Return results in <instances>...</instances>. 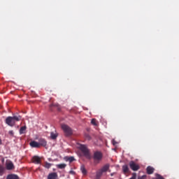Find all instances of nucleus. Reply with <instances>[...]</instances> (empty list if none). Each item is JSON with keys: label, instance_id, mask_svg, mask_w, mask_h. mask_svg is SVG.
<instances>
[{"label": "nucleus", "instance_id": "f257e3e1", "mask_svg": "<svg viewBox=\"0 0 179 179\" xmlns=\"http://www.w3.org/2000/svg\"><path fill=\"white\" fill-rule=\"evenodd\" d=\"M20 120H22V116L20 115L8 116L6 118L5 123L8 127H15L16 122H19Z\"/></svg>", "mask_w": 179, "mask_h": 179}, {"label": "nucleus", "instance_id": "f03ea898", "mask_svg": "<svg viewBox=\"0 0 179 179\" xmlns=\"http://www.w3.org/2000/svg\"><path fill=\"white\" fill-rule=\"evenodd\" d=\"M78 149H79L82 152L83 155L87 157V159H90V151L89 150L86 145L78 144Z\"/></svg>", "mask_w": 179, "mask_h": 179}, {"label": "nucleus", "instance_id": "7ed1b4c3", "mask_svg": "<svg viewBox=\"0 0 179 179\" xmlns=\"http://www.w3.org/2000/svg\"><path fill=\"white\" fill-rule=\"evenodd\" d=\"M62 129H63L66 136H71L72 135V129L66 124H62Z\"/></svg>", "mask_w": 179, "mask_h": 179}, {"label": "nucleus", "instance_id": "20e7f679", "mask_svg": "<svg viewBox=\"0 0 179 179\" xmlns=\"http://www.w3.org/2000/svg\"><path fill=\"white\" fill-rule=\"evenodd\" d=\"M93 159L94 160V163H99L100 160L103 159V154L101 153V152L96 151L94 153Z\"/></svg>", "mask_w": 179, "mask_h": 179}, {"label": "nucleus", "instance_id": "39448f33", "mask_svg": "<svg viewBox=\"0 0 179 179\" xmlns=\"http://www.w3.org/2000/svg\"><path fill=\"white\" fill-rule=\"evenodd\" d=\"M129 167L133 170V171H138L140 169L139 165L136 164L134 161H131L129 162Z\"/></svg>", "mask_w": 179, "mask_h": 179}, {"label": "nucleus", "instance_id": "423d86ee", "mask_svg": "<svg viewBox=\"0 0 179 179\" xmlns=\"http://www.w3.org/2000/svg\"><path fill=\"white\" fill-rule=\"evenodd\" d=\"M32 163L34 164H41V157L35 155L32 157Z\"/></svg>", "mask_w": 179, "mask_h": 179}, {"label": "nucleus", "instance_id": "0eeeda50", "mask_svg": "<svg viewBox=\"0 0 179 179\" xmlns=\"http://www.w3.org/2000/svg\"><path fill=\"white\" fill-rule=\"evenodd\" d=\"M48 179H58V174L55 172L50 173L48 176Z\"/></svg>", "mask_w": 179, "mask_h": 179}, {"label": "nucleus", "instance_id": "6e6552de", "mask_svg": "<svg viewBox=\"0 0 179 179\" xmlns=\"http://www.w3.org/2000/svg\"><path fill=\"white\" fill-rule=\"evenodd\" d=\"M6 167L8 170H13V169H15V165H13V162H9L6 164Z\"/></svg>", "mask_w": 179, "mask_h": 179}, {"label": "nucleus", "instance_id": "1a4fd4ad", "mask_svg": "<svg viewBox=\"0 0 179 179\" xmlns=\"http://www.w3.org/2000/svg\"><path fill=\"white\" fill-rule=\"evenodd\" d=\"M29 145L31 148H40L39 143H37V141H33L29 143Z\"/></svg>", "mask_w": 179, "mask_h": 179}, {"label": "nucleus", "instance_id": "9d476101", "mask_svg": "<svg viewBox=\"0 0 179 179\" xmlns=\"http://www.w3.org/2000/svg\"><path fill=\"white\" fill-rule=\"evenodd\" d=\"M39 146H43L45 147L47 146V141L44 138H40L39 139Z\"/></svg>", "mask_w": 179, "mask_h": 179}, {"label": "nucleus", "instance_id": "9b49d317", "mask_svg": "<svg viewBox=\"0 0 179 179\" xmlns=\"http://www.w3.org/2000/svg\"><path fill=\"white\" fill-rule=\"evenodd\" d=\"M147 174H153L155 173V168L152 166H148L146 169Z\"/></svg>", "mask_w": 179, "mask_h": 179}, {"label": "nucleus", "instance_id": "f8f14e48", "mask_svg": "<svg viewBox=\"0 0 179 179\" xmlns=\"http://www.w3.org/2000/svg\"><path fill=\"white\" fill-rule=\"evenodd\" d=\"M109 169H110V165L106 164V165H104L100 170L101 171L102 173H106V171H108Z\"/></svg>", "mask_w": 179, "mask_h": 179}, {"label": "nucleus", "instance_id": "ddd939ff", "mask_svg": "<svg viewBox=\"0 0 179 179\" xmlns=\"http://www.w3.org/2000/svg\"><path fill=\"white\" fill-rule=\"evenodd\" d=\"M122 171L124 174L129 173V168L128 167V165L122 166Z\"/></svg>", "mask_w": 179, "mask_h": 179}, {"label": "nucleus", "instance_id": "4468645a", "mask_svg": "<svg viewBox=\"0 0 179 179\" xmlns=\"http://www.w3.org/2000/svg\"><path fill=\"white\" fill-rule=\"evenodd\" d=\"M26 129H27V127H21L20 129V135H23V134H26Z\"/></svg>", "mask_w": 179, "mask_h": 179}, {"label": "nucleus", "instance_id": "2eb2a0df", "mask_svg": "<svg viewBox=\"0 0 179 179\" xmlns=\"http://www.w3.org/2000/svg\"><path fill=\"white\" fill-rule=\"evenodd\" d=\"M6 179H19V176H17V175L15 174H10L7 176Z\"/></svg>", "mask_w": 179, "mask_h": 179}, {"label": "nucleus", "instance_id": "dca6fc26", "mask_svg": "<svg viewBox=\"0 0 179 179\" xmlns=\"http://www.w3.org/2000/svg\"><path fill=\"white\" fill-rule=\"evenodd\" d=\"M5 174V166L0 165V176H2Z\"/></svg>", "mask_w": 179, "mask_h": 179}, {"label": "nucleus", "instance_id": "f3484780", "mask_svg": "<svg viewBox=\"0 0 179 179\" xmlns=\"http://www.w3.org/2000/svg\"><path fill=\"white\" fill-rule=\"evenodd\" d=\"M103 173L101 169L96 172V178H101V177L103 176Z\"/></svg>", "mask_w": 179, "mask_h": 179}, {"label": "nucleus", "instance_id": "a211bd4d", "mask_svg": "<svg viewBox=\"0 0 179 179\" xmlns=\"http://www.w3.org/2000/svg\"><path fill=\"white\" fill-rule=\"evenodd\" d=\"M50 138L51 139H57V138H58V134H55L54 132H51L50 133Z\"/></svg>", "mask_w": 179, "mask_h": 179}, {"label": "nucleus", "instance_id": "6ab92c4d", "mask_svg": "<svg viewBox=\"0 0 179 179\" xmlns=\"http://www.w3.org/2000/svg\"><path fill=\"white\" fill-rule=\"evenodd\" d=\"M66 162H69L70 163H72V162H75V157H66Z\"/></svg>", "mask_w": 179, "mask_h": 179}, {"label": "nucleus", "instance_id": "aec40b11", "mask_svg": "<svg viewBox=\"0 0 179 179\" xmlns=\"http://www.w3.org/2000/svg\"><path fill=\"white\" fill-rule=\"evenodd\" d=\"M80 171H82L83 174H84V176H86V174H87V171H86V169H85V166H81Z\"/></svg>", "mask_w": 179, "mask_h": 179}, {"label": "nucleus", "instance_id": "412c9836", "mask_svg": "<svg viewBox=\"0 0 179 179\" xmlns=\"http://www.w3.org/2000/svg\"><path fill=\"white\" fill-rule=\"evenodd\" d=\"M65 167H66V164H57V168L58 169H65Z\"/></svg>", "mask_w": 179, "mask_h": 179}, {"label": "nucleus", "instance_id": "4be33fe9", "mask_svg": "<svg viewBox=\"0 0 179 179\" xmlns=\"http://www.w3.org/2000/svg\"><path fill=\"white\" fill-rule=\"evenodd\" d=\"M91 124L94 125V127H97V120L96 119H92L91 120Z\"/></svg>", "mask_w": 179, "mask_h": 179}, {"label": "nucleus", "instance_id": "5701e85b", "mask_svg": "<svg viewBox=\"0 0 179 179\" xmlns=\"http://www.w3.org/2000/svg\"><path fill=\"white\" fill-rule=\"evenodd\" d=\"M44 167H45V169H50L51 167V164H50L48 162H45Z\"/></svg>", "mask_w": 179, "mask_h": 179}, {"label": "nucleus", "instance_id": "b1692460", "mask_svg": "<svg viewBox=\"0 0 179 179\" xmlns=\"http://www.w3.org/2000/svg\"><path fill=\"white\" fill-rule=\"evenodd\" d=\"M156 178L157 179H164V178H163V176H162L160 174H158V173L156 174Z\"/></svg>", "mask_w": 179, "mask_h": 179}, {"label": "nucleus", "instance_id": "393cba45", "mask_svg": "<svg viewBox=\"0 0 179 179\" xmlns=\"http://www.w3.org/2000/svg\"><path fill=\"white\" fill-rule=\"evenodd\" d=\"M138 179H146V175H143L142 176H139Z\"/></svg>", "mask_w": 179, "mask_h": 179}, {"label": "nucleus", "instance_id": "a878e982", "mask_svg": "<svg viewBox=\"0 0 179 179\" xmlns=\"http://www.w3.org/2000/svg\"><path fill=\"white\" fill-rule=\"evenodd\" d=\"M112 143H113V146H115L117 144V141H115V140H113Z\"/></svg>", "mask_w": 179, "mask_h": 179}, {"label": "nucleus", "instance_id": "bb28decb", "mask_svg": "<svg viewBox=\"0 0 179 179\" xmlns=\"http://www.w3.org/2000/svg\"><path fill=\"white\" fill-rule=\"evenodd\" d=\"M8 134L9 135H11L12 136H13V130L9 131Z\"/></svg>", "mask_w": 179, "mask_h": 179}, {"label": "nucleus", "instance_id": "cd10ccee", "mask_svg": "<svg viewBox=\"0 0 179 179\" xmlns=\"http://www.w3.org/2000/svg\"><path fill=\"white\" fill-rule=\"evenodd\" d=\"M87 138L89 141H90V139H91L90 136L87 135Z\"/></svg>", "mask_w": 179, "mask_h": 179}, {"label": "nucleus", "instance_id": "c85d7f7f", "mask_svg": "<svg viewBox=\"0 0 179 179\" xmlns=\"http://www.w3.org/2000/svg\"><path fill=\"white\" fill-rule=\"evenodd\" d=\"M57 106V105L51 104V105L50 106V108H51L52 107H54V106Z\"/></svg>", "mask_w": 179, "mask_h": 179}, {"label": "nucleus", "instance_id": "c756f323", "mask_svg": "<svg viewBox=\"0 0 179 179\" xmlns=\"http://www.w3.org/2000/svg\"><path fill=\"white\" fill-rule=\"evenodd\" d=\"M0 145H2V140L0 138Z\"/></svg>", "mask_w": 179, "mask_h": 179}, {"label": "nucleus", "instance_id": "7c9ffc66", "mask_svg": "<svg viewBox=\"0 0 179 179\" xmlns=\"http://www.w3.org/2000/svg\"><path fill=\"white\" fill-rule=\"evenodd\" d=\"M70 173H73V171H70Z\"/></svg>", "mask_w": 179, "mask_h": 179}, {"label": "nucleus", "instance_id": "2f4dec72", "mask_svg": "<svg viewBox=\"0 0 179 179\" xmlns=\"http://www.w3.org/2000/svg\"><path fill=\"white\" fill-rule=\"evenodd\" d=\"M152 179H157V178H152Z\"/></svg>", "mask_w": 179, "mask_h": 179}]
</instances>
